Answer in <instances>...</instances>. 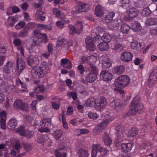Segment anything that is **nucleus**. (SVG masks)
<instances>
[{
  "mask_svg": "<svg viewBox=\"0 0 157 157\" xmlns=\"http://www.w3.org/2000/svg\"><path fill=\"white\" fill-rule=\"evenodd\" d=\"M130 79L128 76L122 75L114 80V85L115 88H114L115 91H119V89H122L127 86L129 84Z\"/></svg>",
  "mask_w": 157,
  "mask_h": 157,
  "instance_id": "obj_1",
  "label": "nucleus"
},
{
  "mask_svg": "<svg viewBox=\"0 0 157 157\" xmlns=\"http://www.w3.org/2000/svg\"><path fill=\"white\" fill-rule=\"evenodd\" d=\"M139 96H137L132 101L129 107L130 110L128 112V114L129 115H134L136 114V112L139 113H141L144 107L142 104L139 103Z\"/></svg>",
  "mask_w": 157,
  "mask_h": 157,
  "instance_id": "obj_2",
  "label": "nucleus"
},
{
  "mask_svg": "<svg viewBox=\"0 0 157 157\" xmlns=\"http://www.w3.org/2000/svg\"><path fill=\"white\" fill-rule=\"evenodd\" d=\"M48 65L46 62H44L39 66L33 68L31 71L32 76L35 78L42 77L46 71Z\"/></svg>",
  "mask_w": 157,
  "mask_h": 157,
  "instance_id": "obj_3",
  "label": "nucleus"
},
{
  "mask_svg": "<svg viewBox=\"0 0 157 157\" xmlns=\"http://www.w3.org/2000/svg\"><path fill=\"white\" fill-rule=\"evenodd\" d=\"M105 116H106V119L103 120L101 123L97 125L94 128V132L95 133H98L108 125L110 120L109 118V116L108 115H105Z\"/></svg>",
  "mask_w": 157,
  "mask_h": 157,
  "instance_id": "obj_4",
  "label": "nucleus"
},
{
  "mask_svg": "<svg viewBox=\"0 0 157 157\" xmlns=\"http://www.w3.org/2000/svg\"><path fill=\"white\" fill-rule=\"evenodd\" d=\"M51 119L50 118L43 119L40 122L41 127L39 129L40 132H48L49 131L48 128L51 126Z\"/></svg>",
  "mask_w": 157,
  "mask_h": 157,
  "instance_id": "obj_5",
  "label": "nucleus"
},
{
  "mask_svg": "<svg viewBox=\"0 0 157 157\" xmlns=\"http://www.w3.org/2000/svg\"><path fill=\"white\" fill-rule=\"evenodd\" d=\"M95 109L98 110H100L107 104V100L104 97L98 98L95 100Z\"/></svg>",
  "mask_w": 157,
  "mask_h": 157,
  "instance_id": "obj_6",
  "label": "nucleus"
},
{
  "mask_svg": "<svg viewBox=\"0 0 157 157\" xmlns=\"http://www.w3.org/2000/svg\"><path fill=\"white\" fill-rule=\"evenodd\" d=\"M121 126L120 125L116 126L115 128L116 130V138L115 140V142L118 143L120 141L124 139V138L126 136V134L124 131L122 130L120 128Z\"/></svg>",
  "mask_w": 157,
  "mask_h": 157,
  "instance_id": "obj_7",
  "label": "nucleus"
},
{
  "mask_svg": "<svg viewBox=\"0 0 157 157\" xmlns=\"http://www.w3.org/2000/svg\"><path fill=\"white\" fill-rule=\"evenodd\" d=\"M40 58L41 57L37 55H32L27 59L28 64L31 67H35L39 64Z\"/></svg>",
  "mask_w": 157,
  "mask_h": 157,
  "instance_id": "obj_8",
  "label": "nucleus"
},
{
  "mask_svg": "<svg viewBox=\"0 0 157 157\" xmlns=\"http://www.w3.org/2000/svg\"><path fill=\"white\" fill-rule=\"evenodd\" d=\"M14 108L16 109H20L25 111H28L29 108L28 105L25 103L20 100H16L15 101L13 105Z\"/></svg>",
  "mask_w": 157,
  "mask_h": 157,
  "instance_id": "obj_9",
  "label": "nucleus"
},
{
  "mask_svg": "<svg viewBox=\"0 0 157 157\" xmlns=\"http://www.w3.org/2000/svg\"><path fill=\"white\" fill-rule=\"evenodd\" d=\"M99 60L103 68H108L112 66V62L108 57L106 55L102 56L99 58Z\"/></svg>",
  "mask_w": 157,
  "mask_h": 157,
  "instance_id": "obj_10",
  "label": "nucleus"
},
{
  "mask_svg": "<svg viewBox=\"0 0 157 157\" xmlns=\"http://www.w3.org/2000/svg\"><path fill=\"white\" fill-rule=\"evenodd\" d=\"M100 78L104 81L109 82L113 78L112 74L107 70L102 71L100 73Z\"/></svg>",
  "mask_w": 157,
  "mask_h": 157,
  "instance_id": "obj_11",
  "label": "nucleus"
},
{
  "mask_svg": "<svg viewBox=\"0 0 157 157\" xmlns=\"http://www.w3.org/2000/svg\"><path fill=\"white\" fill-rule=\"evenodd\" d=\"M15 131L22 136H26L28 138H31L33 135V133L32 131L29 130H25L22 126L17 128L15 129Z\"/></svg>",
  "mask_w": 157,
  "mask_h": 157,
  "instance_id": "obj_12",
  "label": "nucleus"
},
{
  "mask_svg": "<svg viewBox=\"0 0 157 157\" xmlns=\"http://www.w3.org/2000/svg\"><path fill=\"white\" fill-rule=\"evenodd\" d=\"M110 105L114 107L115 110L119 112L121 111L125 106V105H123L120 103V100L118 99H115L110 103Z\"/></svg>",
  "mask_w": 157,
  "mask_h": 157,
  "instance_id": "obj_13",
  "label": "nucleus"
},
{
  "mask_svg": "<svg viewBox=\"0 0 157 157\" xmlns=\"http://www.w3.org/2000/svg\"><path fill=\"white\" fill-rule=\"evenodd\" d=\"M94 39L90 36H87L86 39L87 48L89 51H94L96 49V46L93 42Z\"/></svg>",
  "mask_w": 157,
  "mask_h": 157,
  "instance_id": "obj_14",
  "label": "nucleus"
},
{
  "mask_svg": "<svg viewBox=\"0 0 157 157\" xmlns=\"http://www.w3.org/2000/svg\"><path fill=\"white\" fill-rule=\"evenodd\" d=\"M133 56V55L131 52H125L121 53L120 56V58L122 61L128 62L132 59Z\"/></svg>",
  "mask_w": 157,
  "mask_h": 157,
  "instance_id": "obj_15",
  "label": "nucleus"
},
{
  "mask_svg": "<svg viewBox=\"0 0 157 157\" xmlns=\"http://www.w3.org/2000/svg\"><path fill=\"white\" fill-rule=\"evenodd\" d=\"M56 45L57 46H62V50L64 51L69 49L68 44L67 42L64 38L59 37L57 42Z\"/></svg>",
  "mask_w": 157,
  "mask_h": 157,
  "instance_id": "obj_16",
  "label": "nucleus"
},
{
  "mask_svg": "<svg viewBox=\"0 0 157 157\" xmlns=\"http://www.w3.org/2000/svg\"><path fill=\"white\" fill-rule=\"evenodd\" d=\"M138 13L137 10L135 8H131L129 9L126 12L125 14L127 15L125 16V17L127 19H129L130 18H133L136 17Z\"/></svg>",
  "mask_w": 157,
  "mask_h": 157,
  "instance_id": "obj_17",
  "label": "nucleus"
},
{
  "mask_svg": "<svg viewBox=\"0 0 157 157\" xmlns=\"http://www.w3.org/2000/svg\"><path fill=\"white\" fill-rule=\"evenodd\" d=\"M35 24L33 23H28L25 27L23 32H21L19 34V36L23 37L26 35L29 32V29L34 27Z\"/></svg>",
  "mask_w": 157,
  "mask_h": 157,
  "instance_id": "obj_18",
  "label": "nucleus"
},
{
  "mask_svg": "<svg viewBox=\"0 0 157 157\" xmlns=\"http://www.w3.org/2000/svg\"><path fill=\"white\" fill-rule=\"evenodd\" d=\"M25 62L21 59L17 57V69L18 70V72L20 73L25 68Z\"/></svg>",
  "mask_w": 157,
  "mask_h": 157,
  "instance_id": "obj_19",
  "label": "nucleus"
},
{
  "mask_svg": "<svg viewBox=\"0 0 157 157\" xmlns=\"http://www.w3.org/2000/svg\"><path fill=\"white\" fill-rule=\"evenodd\" d=\"M90 7V6L89 5L81 2L78 5L76 9L78 12H81L88 10Z\"/></svg>",
  "mask_w": 157,
  "mask_h": 157,
  "instance_id": "obj_20",
  "label": "nucleus"
},
{
  "mask_svg": "<svg viewBox=\"0 0 157 157\" xmlns=\"http://www.w3.org/2000/svg\"><path fill=\"white\" fill-rule=\"evenodd\" d=\"M18 20V17L17 16L14 17H9L8 18L7 21L6 22V25L9 26H13L15 23Z\"/></svg>",
  "mask_w": 157,
  "mask_h": 157,
  "instance_id": "obj_21",
  "label": "nucleus"
},
{
  "mask_svg": "<svg viewBox=\"0 0 157 157\" xmlns=\"http://www.w3.org/2000/svg\"><path fill=\"white\" fill-rule=\"evenodd\" d=\"M133 146V144L131 143H122L121 144V147L122 149L126 153L130 151Z\"/></svg>",
  "mask_w": 157,
  "mask_h": 157,
  "instance_id": "obj_22",
  "label": "nucleus"
},
{
  "mask_svg": "<svg viewBox=\"0 0 157 157\" xmlns=\"http://www.w3.org/2000/svg\"><path fill=\"white\" fill-rule=\"evenodd\" d=\"M109 150L103 147L100 144V147L98 151V156L100 157H104L106 156L109 154Z\"/></svg>",
  "mask_w": 157,
  "mask_h": 157,
  "instance_id": "obj_23",
  "label": "nucleus"
},
{
  "mask_svg": "<svg viewBox=\"0 0 157 157\" xmlns=\"http://www.w3.org/2000/svg\"><path fill=\"white\" fill-rule=\"evenodd\" d=\"M130 46L132 48L138 51L141 50L143 48L141 43H138L136 41L132 42L131 43Z\"/></svg>",
  "mask_w": 157,
  "mask_h": 157,
  "instance_id": "obj_24",
  "label": "nucleus"
},
{
  "mask_svg": "<svg viewBox=\"0 0 157 157\" xmlns=\"http://www.w3.org/2000/svg\"><path fill=\"white\" fill-rule=\"evenodd\" d=\"M97 76L96 74L90 73L87 75L86 77V79L87 82L92 83L95 81L97 78Z\"/></svg>",
  "mask_w": 157,
  "mask_h": 157,
  "instance_id": "obj_25",
  "label": "nucleus"
},
{
  "mask_svg": "<svg viewBox=\"0 0 157 157\" xmlns=\"http://www.w3.org/2000/svg\"><path fill=\"white\" fill-rule=\"evenodd\" d=\"M61 63L64 67L68 69H70L72 67L71 61L67 58H63L61 60Z\"/></svg>",
  "mask_w": 157,
  "mask_h": 157,
  "instance_id": "obj_26",
  "label": "nucleus"
},
{
  "mask_svg": "<svg viewBox=\"0 0 157 157\" xmlns=\"http://www.w3.org/2000/svg\"><path fill=\"white\" fill-rule=\"evenodd\" d=\"M102 139L105 144L107 146H109L112 143V140L109 137L108 134L105 132L102 136Z\"/></svg>",
  "mask_w": 157,
  "mask_h": 157,
  "instance_id": "obj_27",
  "label": "nucleus"
},
{
  "mask_svg": "<svg viewBox=\"0 0 157 157\" xmlns=\"http://www.w3.org/2000/svg\"><path fill=\"white\" fill-rule=\"evenodd\" d=\"M98 49L102 51L107 50L109 48V45L108 44L105 42H103L99 44L98 46Z\"/></svg>",
  "mask_w": 157,
  "mask_h": 157,
  "instance_id": "obj_28",
  "label": "nucleus"
},
{
  "mask_svg": "<svg viewBox=\"0 0 157 157\" xmlns=\"http://www.w3.org/2000/svg\"><path fill=\"white\" fill-rule=\"evenodd\" d=\"M125 70V67L123 65H120L115 67L113 70V72L114 74L119 75L123 73Z\"/></svg>",
  "mask_w": 157,
  "mask_h": 157,
  "instance_id": "obj_29",
  "label": "nucleus"
},
{
  "mask_svg": "<svg viewBox=\"0 0 157 157\" xmlns=\"http://www.w3.org/2000/svg\"><path fill=\"white\" fill-rule=\"evenodd\" d=\"M4 70L5 72L7 74H9L11 71H13V63L10 62H8L4 66Z\"/></svg>",
  "mask_w": 157,
  "mask_h": 157,
  "instance_id": "obj_30",
  "label": "nucleus"
},
{
  "mask_svg": "<svg viewBox=\"0 0 157 157\" xmlns=\"http://www.w3.org/2000/svg\"><path fill=\"white\" fill-rule=\"evenodd\" d=\"M157 81V74H155V71L152 72L149 76L148 79L149 83L150 84H153Z\"/></svg>",
  "mask_w": 157,
  "mask_h": 157,
  "instance_id": "obj_31",
  "label": "nucleus"
},
{
  "mask_svg": "<svg viewBox=\"0 0 157 157\" xmlns=\"http://www.w3.org/2000/svg\"><path fill=\"white\" fill-rule=\"evenodd\" d=\"M100 147V144H94L92 146L91 155L92 157H95L97 155L98 156V151Z\"/></svg>",
  "mask_w": 157,
  "mask_h": 157,
  "instance_id": "obj_32",
  "label": "nucleus"
},
{
  "mask_svg": "<svg viewBox=\"0 0 157 157\" xmlns=\"http://www.w3.org/2000/svg\"><path fill=\"white\" fill-rule=\"evenodd\" d=\"M120 6L126 9L129 7L131 5V0H120Z\"/></svg>",
  "mask_w": 157,
  "mask_h": 157,
  "instance_id": "obj_33",
  "label": "nucleus"
},
{
  "mask_svg": "<svg viewBox=\"0 0 157 157\" xmlns=\"http://www.w3.org/2000/svg\"><path fill=\"white\" fill-rule=\"evenodd\" d=\"M146 25H153L157 24V18L154 17L148 18L146 22Z\"/></svg>",
  "mask_w": 157,
  "mask_h": 157,
  "instance_id": "obj_34",
  "label": "nucleus"
},
{
  "mask_svg": "<svg viewBox=\"0 0 157 157\" xmlns=\"http://www.w3.org/2000/svg\"><path fill=\"white\" fill-rule=\"evenodd\" d=\"M34 36L33 42L34 44L36 45H39L42 43V40L39 37L37 36L38 34V31H35L34 32Z\"/></svg>",
  "mask_w": 157,
  "mask_h": 157,
  "instance_id": "obj_35",
  "label": "nucleus"
},
{
  "mask_svg": "<svg viewBox=\"0 0 157 157\" xmlns=\"http://www.w3.org/2000/svg\"><path fill=\"white\" fill-rule=\"evenodd\" d=\"M103 9L100 5L96 6L95 9V13L98 17H101L103 14Z\"/></svg>",
  "mask_w": 157,
  "mask_h": 157,
  "instance_id": "obj_36",
  "label": "nucleus"
},
{
  "mask_svg": "<svg viewBox=\"0 0 157 157\" xmlns=\"http://www.w3.org/2000/svg\"><path fill=\"white\" fill-rule=\"evenodd\" d=\"M121 20H120L112 21L109 24V28L112 29L115 28H117L119 24L121 23Z\"/></svg>",
  "mask_w": 157,
  "mask_h": 157,
  "instance_id": "obj_37",
  "label": "nucleus"
},
{
  "mask_svg": "<svg viewBox=\"0 0 157 157\" xmlns=\"http://www.w3.org/2000/svg\"><path fill=\"white\" fill-rule=\"evenodd\" d=\"M17 125V122L15 119L13 118L11 119L8 123V128L12 130L15 128V126Z\"/></svg>",
  "mask_w": 157,
  "mask_h": 157,
  "instance_id": "obj_38",
  "label": "nucleus"
},
{
  "mask_svg": "<svg viewBox=\"0 0 157 157\" xmlns=\"http://www.w3.org/2000/svg\"><path fill=\"white\" fill-rule=\"evenodd\" d=\"M21 148V147L19 144L17 143L15 145L14 147L12 149L10 153L13 155V156H14L16 155L17 152H18L19 150Z\"/></svg>",
  "mask_w": 157,
  "mask_h": 157,
  "instance_id": "obj_39",
  "label": "nucleus"
},
{
  "mask_svg": "<svg viewBox=\"0 0 157 157\" xmlns=\"http://www.w3.org/2000/svg\"><path fill=\"white\" fill-rule=\"evenodd\" d=\"M97 60V57L93 55L88 57V63L90 65H94Z\"/></svg>",
  "mask_w": 157,
  "mask_h": 157,
  "instance_id": "obj_40",
  "label": "nucleus"
},
{
  "mask_svg": "<svg viewBox=\"0 0 157 157\" xmlns=\"http://www.w3.org/2000/svg\"><path fill=\"white\" fill-rule=\"evenodd\" d=\"M44 14V13L41 10H38L36 13V17L37 19L44 21L45 19V16H43Z\"/></svg>",
  "mask_w": 157,
  "mask_h": 157,
  "instance_id": "obj_41",
  "label": "nucleus"
},
{
  "mask_svg": "<svg viewBox=\"0 0 157 157\" xmlns=\"http://www.w3.org/2000/svg\"><path fill=\"white\" fill-rule=\"evenodd\" d=\"M115 13L114 12H110L108 14L105 18L104 20L106 23H109L112 21L114 16Z\"/></svg>",
  "mask_w": 157,
  "mask_h": 157,
  "instance_id": "obj_42",
  "label": "nucleus"
},
{
  "mask_svg": "<svg viewBox=\"0 0 157 157\" xmlns=\"http://www.w3.org/2000/svg\"><path fill=\"white\" fill-rule=\"evenodd\" d=\"M36 35L37 36L39 37L42 40V42L45 43H47L48 42L47 36L44 33H40L38 31V34Z\"/></svg>",
  "mask_w": 157,
  "mask_h": 157,
  "instance_id": "obj_43",
  "label": "nucleus"
},
{
  "mask_svg": "<svg viewBox=\"0 0 157 157\" xmlns=\"http://www.w3.org/2000/svg\"><path fill=\"white\" fill-rule=\"evenodd\" d=\"M84 121L83 119H78L75 118L70 121V123L73 126H77L81 123L83 122Z\"/></svg>",
  "mask_w": 157,
  "mask_h": 157,
  "instance_id": "obj_44",
  "label": "nucleus"
},
{
  "mask_svg": "<svg viewBox=\"0 0 157 157\" xmlns=\"http://www.w3.org/2000/svg\"><path fill=\"white\" fill-rule=\"evenodd\" d=\"M63 132L61 130L59 129L55 131L52 134V135L57 140H59L62 135Z\"/></svg>",
  "mask_w": 157,
  "mask_h": 157,
  "instance_id": "obj_45",
  "label": "nucleus"
},
{
  "mask_svg": "<svg viewBox=\"0 0 157 157\" xmlns=\"http://www.w3.org/2000/svg\"><path fill=\"white\" fill-rule=\"evenodd\" d=\"M132 28L134 31L138 32L142 28L140 23L138 22H135L133 24Z\"/></svg>",
  "mask_w": 157,
  "mask_h": 157,
  "instance_id": "obj_46",
  "label": "nucleus"
},
{
  "mask_svg": "<svg viewBox=\"0 0 157 157\" xmlns=\"http://www.w3.org/2000/svg\"><path fill=\"white\" fill-rule=\"evenodd\" d=\"M101 39L105 42L108 43L111 41L112 37L109 34L106 33L103 34L101 37Z\"/></svg>",
  "mask_w": 157,
  "mask_h": 157,
  "instance_id": "obj_47",
  "label": "nucleus"
},
{
  "mask_svg": "<svg viewBox=\"0 0 157 157\" xmlns=\"http://www.w3.org/2000/svg\"><path fill=\"white\" fill-rule=\"evenodd\" d=\"M130 29L129 26L125 24L122 25L120 28L121 32L123 33H127Z\"/></svg>",
  "mask_w": 157,
  "mask_h": 157,
  "instance_id": "obj_48",
  "label": "nucleus"
},
{
  "mask_svg": "<svg viewBox=\"0 0 157 157\" xmlns=\"http://www.w3.org/2000/svg\"><path fill=\"white\" fill-rule=\"evenodd\" d=\"M79 157H88L89 154L83 149H80L78 152Z\"/></svg>",
  "mask_w": 157,
  "mask_h": 157,
  "instance_id": "obj_49",
  "label": "nucleus"
},
{
  "mask_svg": "<svg viewBox=\"0 0 157 157\" xmlns=\"http://www.w3.org/2000/svg\"><path fill=\"white\" fill-rule=\"evenodd\" d=\"M87 115L89 118L93 120L97 119L99 117L98 114L92 111L89 112Z\"/></svg>",
  "mask_w": 157,
  "mask_h": 157,
  "instance_id": "obj_50",
  "label": "nucleus"
},
{
  "mask_svg": "<svg viewBox=\"0 0 157 157\" xmlns=\"http://www.w3.org/2000/svg\"><path fill=\"white\" fill-rule=\"evenodd\" d=\"M128 135L132 136H134L138 133L137 129L133 128L130 129L128 131Z\"/></svg>",
  "mask_w": 157,
  "mask_h": 157,
  "instance_id": "obj_51",
  "label": "nucleus"
},
{
  "mask_svg": "<svg viewBox=\"0 0 157 157\" xmlns=\"http://www.w3.org/2000/svg\"><path fill=\"white\" fill-rule=\"evenodd\" d=\"M94 98H91L88 99L85 102V105L87 106H91L94 105L95 103Z\"/></svg>",
  "mask_w": 157,
  "mask_h": 157,
  "instance_id": "obj_52",
  "label": "nucleus"
},
{
  "mask_svg": "<svg viewBox=\"0 0 157 157\" xmlns=\"http://www.w3.org/2000/svg\"><path fill=\"white\" fill-rule=\"evenodd\" d=\"M151 12L149 8L148 7H147L143 9L142 15L144 16H147L149 15Z\"/></svg>",
  "mask_w": 157,
  "mask_h": 157,
  "instance_id": "obj_53",
  "label": "nucleus"
},
{
  "mask_svg": "<svg viewBox=\"0 0 157 157\" xmlns=\"http://www.w3.org/2000/svg\"><path fill=\"white\" fill-rule=\"evenodd\" d=\"M69 22L70 21L69 20L65 21H64V23H63L61 21H58L56 22V25L58 28L62 29L64 27V25L65 24L69 23Z\"/></svg>",
  "mask_w": 157,
  "mask_h": 157,
  "instance_id": "obj_54",
  "label": "nucleus"
},
{
  "mask_svg": "<svg viewBox=\"0 0 157 157\" xmlns=\"http://www.w3.org/2000/svg\"><path fill=\"white\" fill-rule=\"evenodd\" d=\"M67 95L70 98H72L74 100H75L77 98V94L76 92H68Z\"/></svg>",
  "mask_w": 157,
  "mask_h": 157,
  "instance_id": "obj_55",
  "label": "nucleus"
},
{
  "mask_svg": "<svg viewBox=\"0 0 157 157\" xmlns=\"http://www.w3.org/2000/svg\"><path fill=\"white\" fill-rule=\"evenodd\" d=\"M48 138V136H39L37 140V141L38 143H43L45 141V139Z\"/></svg>",
  "mask_w": 157,
  "mask_h": 157,
  "instance_id": "obj_56",
  "label": "nucleus"
},
{
  "mask_svg": "<svg viewBox=\"0 0 157 157\" xmlns=\"http://www.w3.org/2000/svg\"><path fill=\"white\" fill-rule=\"evenodd\" d=\"M25 23L23 21H20L15 26V28L17 30H20L25 25Z\"/></svg>",
  "mask_w": 157,
  "mask_h": 157,
  "instance_id": "obj_57",
  "label": "nucleus"
},
{
  "mask_svg": "<svg viewBox=\"0 0 157 157\" xmlns=\"http://www.w3.org/2000/svg\"><path fill=\"white\" fill-rule=\"evenodd\" d=\"M62 113L63 114V115L62 117V120L63 127L65 129H68V127L66 121L65 117L64 115V112L62 111Z\"/></svg>",
  "mask_w": 157,
  "mask_h": 157,
  "instance_id": "obj_58",
  "label": "nucleus"
},
{
  "mask_svg": "<svg viewBox=\"0 0 157 157\" xmlns=\"http://www.w3.org/2000/svg\"><path fill=\"white\" fill-rule=\"evenodd\" d=\"M44 90V87L43 86L40 85L37 86L35 89L34 91L36 93L42 92Z\"/></svg>",
  "mask_w": 157,
  "mask_h": 157,
  "instance_id": "obj_59",
  "label": "nucleus"
},
{
  "mask_svg": "<svg viewBox=\"0 0 157 157\" xmlns=\"http://www.w3.org/2000/svg\"><path fill=\"white\" fill-rule=\"evenodd\" d=\"M124 48V46L121 44H118L115 45L114 49L116 52H119L122 50Z\"/></svg>",
  "mask_w": 157,
  "mask_h": 157,
  "instance_id": "obj_60",
  "label": "nucleus"
},
{
  "mask_svg": "<svg viewBox=\"0 0 157 157\" xmlns=\"http://www.w3.org/2000/svg\"><path fill=\"white\" fill-rule=\"evenodd\" d=\"M52 12L53 14L55 15L56 17H59L60 16V11L57 8H54L52 10Z\"/></svg>",
  "mask_w": 157,
  "mask_h": 157,
  "instance_id": "obj_61",
  "label": "nucleus"
},
{
  "mask_svg": "<svg viewBox=\"0 0 157 157\" xmlns=\"http://www.w3.org/2000/svg\"><path fill=\"white\" fill-rule=\"evenodd\" d=\"M37 103V101L36 100L33 101L30 105V107L31 109L34 112L36 111V105Z\"/></svg>",
  "mask_w": 157,
  "mask_h": 157,
  "instance_id": "obj_62",
  "label": "nucleus"
},
{
  "mask_svg": "<svg viewBox=\"0 0 157 157\" xmlns=\"http://www.w3.org/2000/svg\"><path fill=\"white\" fill-rule=\"evenodd\" d=\"M6 114L5 112L3 111L0 113V121H6Z\"/></svg>",
  "mask_w": 157,
  "mask_h": 157,
  "instance_id": "obj_63",
  "label": "nucleus"
},
{
  "mask_svg": "<svg viewBox=\"0 0 157 157\" xmlns=\"http://www.w3.org/2000/svg\"><path fill=\"white\" fill-rule=\"evenodd\" d=\"M70 33L71 34L74 35L76 33V29L73 26L70 25L69 26Z\"/></svg>",
  "mask_w": 157,
  "mask_h": 157,
  "instance_id": "obj_64",
  "label": "nucleus"
}]
</instances>
